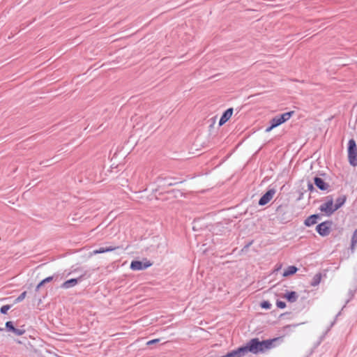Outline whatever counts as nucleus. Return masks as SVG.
Segmentation results:
<instances>
[{
    "label": "nucleus",
    "mask_w": 357,
    "mask_h": 357,
    "mask_svg": "<svg viewBox=\"0 0 357 357\" xmlns=\"http://www.w3.org/2000/svg\"><path fill=\"white\" fill-rule=\"evenodd\" d=\"M105 252H112V251H114V250H123V247L122 246H112V245H109V246H105Z\"/></svg>",
    "instance_id": "nucleus-32"
},
{
    "label": "nucleus",
    "mask_w": 357,
    "mask_h": 357,
    "mask_svg": "<svg viewBox=\"0 0 357 357\" xmlns=\"http://www.w3.org/2000/svg\"><path fill=\"white\" fill-rule=\"evenodd\" d=\"M234 113V108L233 107H229L227 109H225L219 120L218 122V127H221L224 124H225L229 119H231L232 114Z\"/></svg>",
    "instance_id": "nucleus-12"
},
{
    "label": "nucleus",
    "mask_w": 357,
    "mask_h": 357,
    "mask_svg": "<svg viewBox=\"0 0 357 357\" xmlns=\"http://www.w3.org/2000/svg\"><path fill=\"white\" fill-rule=\"evenodd\" d=\"M335 322H336V320H335V319H334V320L331 323V324L329 326L330 328H332L334 326V324H335Z\"/></svg>",
    "instance_id": "nucleus-49"
},
{
    "label": "nucleus",
    "mask_w": 357,
    "mask_h": 357,
    "mask_svg": "<svg viewBox=\"0 0 357 357\" xmlns=\"http://www.w3.org/2000/svg\"><path fill=\"white\" fill-rule=\"evenodd\" d=\"M347 151L349 165L353 167H357V144L354 138L349 139Z\"/></svg>",
    "instance_id": "nucleus-3"
},
{
    "label": "nucleus",
    "mask_w": 357,
    "mask_h": 357,
    "mask_svg": "<svg viewBox=\"0 0 357 357\" xmlns=\"http://www.w3.org/2000/svg\"><path fill=\"white\" fill-rule=\"evenodd\" d=\"M5 328L0 327V332L3 331Z\"/></svg>",
    "instance_id": "nucleus-53"
},
{
    "label": "nucleus",
    "mask_w": 357,
    "mask_h": 357,
    "mask_svg": "<svg viewBox=\"0 0 357 357\" xmlns=\"http://www.w3.org/2000/svg\"><path fill=\"white\" fill-rule=\"evenodd\" d=\"M357 245V228L353 231L351 235L349 250L351 253H354Z\"/></svg>",
    "instance_id": "nucleus-19"
},
{
    "label": "nucleus",
    "mask_w": 357,
    "mask_h": 357,
    "mask_svg": "<svg viewBox=\"0 0 357 357\" xmlns=\"http://www.w3.org/2000/svg\"><path fill=\"white\" fill-rule=\"evenodd\" d=\"M321 278H322V274L320 272L316 273L313 276L312 280L310 282V285L312 287H317V286H318L320 284L321 281Z\"/></svg>",
    "instance_id": "nucleus-22"
},
{
    "label": "nucleus",
    "mask_w": 357,
    "mask_h": 357,
    "mask_svg": "<svg viewBox=\"0 0 357 357\" xmlns=\"http://www.w3.org/2000/svg\"><path fill=\"white\" fill-rule=\"evenodd\" d=\"M102 253H105V247H100L99 248L93 250L92 252L93 255H98Z\"/></svg>",
    "instance_id": "nucleus-35"
},
{
    "label": "nucleus",
    "mask_w": 357,
    "mask_h": 357,
    "mask_svg": "<svg viewBox=\"0 0 357 357\" xmlns=\"http://www.w3.org/2000/svg\"><path fill=\"white\" fill-rule=\"evenodd\" d=\"M314 182L312 183L310 181H307V191L310 192V194L313 192H317L316 188L314 187Z\"/></svg>",
    "instance_id": "nucleus-31"
},
{
    "label": "nucleus",
    "mask_w": 357,
    "mask_h": 357,
    "mask_svg": "<svg viewBox=\"0 0 357 357\" xmlns=\"http://www.w3.org/2000/svg\"><path fill=\"white\" fill-rule=\"evenodd\" d=\"M294 113V111L291 110L284 113L278 114L275 116H277L278 120L282 123V124H283L286 123L288 120H289L293 116Z\"/></svg>",
    "instance_id": "nucleus-17"
},
{
    "label": "nucleus",
    "mask_w": 357,
    "mask_h": 357,
    "mask_svg": "<svg viewBox=\"0 0 357 357\" xmlns=\"http://www.w3.org/2000/svg\"><path fill=\"white\" fill-rule=\"evenodd\" d=\"M32 287V284H31L29 287V289H30Z\"/></svg>",
    "instance_id": "nucleus-54"
},
{
    "label": "nucleus",
    "mask_w": 357,
    "mask_h": 357,
    "mask_svg": "<svg viewBox=\"0 0 357 357\" xmlns=\"http://www.w3.org/2000/svg\"><path fill=\"white\" fill-rule=\"evenodd\" d=\"M276 185L271 184L268 186L264 193H263L258 201V205L264 206L268 204L273 198L276 193Z\"/></svg>",
    "instance_id": "nucleus-5"
},
{
    "label": "nucleus",
    "mask_w": 357,
    "mask_h": 357,
    "mask_svg": "<svg viewBox=\"0 0 357 357\" xmlns=\"http://www.w3.org/2000/svg\"><path fill=\"white\" fill-rule=\"evenodd\" d=\"M283 338V335L262 340H260L259 337H253L245 344L229 351L231 357H243L248 353L255 355L264 354L266 351L281 344Z\"/></svg>",
    "instance_id": "nucleus-1"
},
{
    "label": "nucleus",
    "mask_w": 357,
    "mask_h": 357,
    "mask_svg": "<svg viewBox=\"0 0 357 357\" xmlns=\"http://www.w3.org/2000/svg\"><path fill=\"white\" fill-rule=\"evenodd\" d=\"M314 176L321 177L322 179L332 180L331 176L324 171L319 170Z\"/></svg>",
    "instance_id": "nucleus-26"
},
{
    "label": "nucleus",
    "mask_w": 357,
    "mask_h": 357,
    "mask_svg": "<svg viewBox=\"0 0 357 357\" xmlns=\"http://www.w3.org/2000/svg\"><path fill=\"white\" fill-rule=\"evenodd\" d=\"M275 212L279 214H281L282 213V212H285L284 210H283V206L282 204L279 205L276 209H275Z\"/></svg>",
    "instance_id": "nucleus-40"
},
{
    "label": "nucleus",
    "mask_w": 357,
    "mask_h": 357,
    "mask_svg": "<svg viewBox=\"0 0 357 357\" xmlns=\"http://www.w3.org/2000/svg\"><path fill=\"white\" fill-rule=\"evenodd\" d=\"M181 183L183 181H178L177 178L158 176L154 182L156 187L151 189L152 195L157 199H162V196L166 194V191L170 190L169 189V187Z\"/></svg>",
    "instance_id": "nucleus-2"
},
{
    "label": "nucleus",
    "mask_w": 357,
    "mask_h": 357,
    "mask_svg": "<svg viewBox=\"0 0 357 357\" xmlns=\"http://www.w3.org/2000/svg\"><path fill=\"white\" fill-rule=\"evenodd\" d=\"M347 199V197L345 195H342L336 199L334 206L337 211L345 204Z\"/></svg>",
    "instance_id": "nucleus-20"
},
{
    "label": "nucleus",
    "mask_w": 357,
    "mask_h": 357,
    "mask_svg": "<svg viewBox=\"0 0 357 357\" xmlns=\"http://www.w3.org/2000/svg\"><path fill=\"white\" fill-rule=\"evenodd\" d=\"M303 323L299 324H288L282 327V331L284 333V335L289 334L294 328L297 326L303 324Z\"/></svg>",
    "instance_id": "nucleus-21"
},
{
    "label": "nucleus",
    "mask_w": 357,
    "mask_h": 357,
    "mask_svg": "<svg viewBox=\"0 0 357 357\" xmlns=\"http://www.w3.org/2000/svg\"><path fill=\"white\" fill-rule=\"evenodd\" d=\"M217 116H215L208 120V123H209L208 125V130L211 132L212 129L213 128L215 122H216Z\"/></svg>",
    "instance_id": "nucleus-30"
},
{
    "label": "nucleus",
    "mask_w": 357,
    "mask_h": 357,
    "mask_svg": "<svg viewBox=\"0 0 357 357\" xmlns=\"http://www.w3.org/2000/svg\"><path fill=\"white\" fill-rule=\"evenodd\" d=\"M318 209L321 211V214L327 217L331 216L337 211L334 204H331L329 202L323 203Z\"/></svg>",
    "instance_id": "nucleus-10"
},
{
    "label": "nucleus",
    "mask_w": 357,
    "mask_h": 357,
    "mask_svg": "<svg viewBox=\"0 0 357 357\" xmlns=\"http://www.w3.org/2000/svg\"><path fill=\"white\" fill-rule=\"evenodd\" d=\"M277 219L282 224H286L291 220L290 218L287 216L286 212H282V213L279 214L277 216Z\"/></svg>",
    "instance_id": "nucleus-24"
},
{
    "label": "nucleus",
    "mask_w": 357,
    "mask_h": 357,
    "mask_svg": "<svg viewBox=\"0 0 357 357\" xmlns=\"http://www.w3.org/2000/svg\"><path fill=\"white\" fill-rule=\"evenodd\" d=\"M90 277V274H88L86 271H84L82 274L77 278H70L64 281L60 286L61 289H68L72 288L83 280L88 279Z\"/></svg>",
    "instance_id": "nucleus-7"
},
{
    "label": "nucleus",
    "mask_w": 357,
    "mask_h": 357,
    "mask_svg": "<svg viewBox=\"0 0 357 357\" xmlns=\"http://www.w3.org/2000/svg\"><path fill=\"white\" fill-rule=\"evenodd\" d=\"M282 268L281 264H277L274 267V272H278Z\"/></svg>",
    "instance_id": "nucleus-42"
},
{
    "label": "nucleus",
    "mask_w": 357,
    "mask_h": 357,
    "mask_svg": "<svg viewBox=\"0 0 357 357\" xmlns=\"http://www.w3.org/2000/svg\"><path fill=\"white\" fill-rule=\"evenodd\" d=\"M227 229V227L225 226V224L222 222H218L211 226L210 231H211L213 234L222 235L225 233Z\"/></svg>",
    "instance_id": "nucleus-13"
},
{
    "label": "nucleus",
    "mask_w": 357,
    "mask_h": 357,
    "mask_svg": "<svg viewBox=\"0 0 357 357\" xmlns=\"http://www.w3.org/2000/svg\"><path fill=\"white\" fill-rule=\"evenodd\" d=\"M282 298L286 299L289 303H294L298 298V294L296 291L292 290H286Z\"/></svg>",
    "instance_id": "nucleus-15"
},
{
    "label": "nucleus",
    "mask_w": 357,
    "mask_h": 357,
    "mask_svg": "<svg viewBox=\"0 0 357 357\" xmlns=\"http://www.w3.org/2000/svg\"><path fill=\"white\" fill-rule=\"evenodd\" d=\"M323 214L321 213H314L307 216L303 222V225L306 227H311L314 225H317L318 222L321 220Z\"/></svg>",
    "instance_id": "nucleus-11"
},
{
    "label": "nucleus",
    "mask_w": 357,
    "mask_h": 357,
    "mask_svg": "<svg viewBox=\"0 0 357 357\" xmlns=\"http://www.w3.org/2000/svg\"><path fill=\"white\" fill-rule=\"evenodd\" d=\"M202 221V219L197 218L195 219L192 222V229L195 231H199L204 229V226L201 224V222Z\"/></svg>",
    "instance_id": "nucleus-23"
},
{
    "label": "nucleus",
    "mask_w": 357,
    "mask_h": 357,
    "mask_svg": "<svg viewBox=\"0 0 357 357\" xmlns=\"http://www.w3.org/2000/svg\"><path fill=\"white\" fill-rule=\"evenodd\" d=\"M77 269L72 270L70 272H69V273H68V275H70V274H72V273H75V272H77Z\"/></svg>",
    "instance_id": "nucleus-50"
},
{
    "label": "nucleus",
    "mask_w": 357,
    "mask_h": 357,
    "mask_svg": "<svg viewBox=\"0 0 357 357\" xmlns=\"http://www.w3.org/2000/svg\"><path fill=\"white\" fill-rule=\"evenodd\" d=\"M269 123H271V126L274 127L275 128L282 125V123L278 120L276 116H273L269 121Z\"/></svg>",
    "instance_id": "nucleus-28"
},
{
    "label": "nucleus",
    "mask_w": 357,
    "mask_h": 357,
    "mask_svg": "<svg viewBox=\"0 0 357 357\" xmlns=\"http://www.w3.org/2000/svg\"><path fill=\"white\" fill-rule=\"evenodd\" d=\"M15 342L17 344H25V342H23L22 340H19V339H15Z\"/></svg>",
    "instance_id": "nucleus-45"
},
{
    "label": "nucleus",
    "mask_w": 357,
    "mask_h": 357,
    "mask_svg": "<svg viewBox=\"0 0 357 357\" xmlns=\"http://www.w3.org/2000/svg\"><path fill=\"white\" fill-rule=\"evenodd\" d=\"M153 262L146 257L134 259L131 261L130 268L134 271H144L153 266Z\"/></svg>",
    "instance_id": "nucleus-4"
},
{
    "label": "nucleus",
    "mask_w": 357,
    "mask_h": 357,
    "mask_svg": "<svg viewBox=\"0 0 357 357\" xmlns=\"http://www.w3.org/2000/svg\"><path fill=\"white\" fill-rule=\"evenodd\" d=\"M271 314L272 315H273V316H275H275H277L278 310H273V311H271Z\"/></svg>",
    "instance_id": "nucleus-47"
},
{
    "label": "nucleus",
    "mask_w": 357,
    "mask_h": 357,
    "mask_svg": "<svg viewBox=\"0 0 357 357\" xmlns=\"http://www.w3.org/2000/svg\"><path fill=\"white\" fill-rule=\"evenodd\" d=\"M275 305L278 309L281 310L284 309L287 307L286 302L280 299H277Z\"/></svg>",
    "instance_id": "nucleus-33"
},
{
    "label": "nucleus",
    "mask_w": 357,
    "mask_h": 357,
    "mask_svg": "<svg viewBox=\"0 0 357 357\" xmlns=\"http://www.w3.org/2000/svg\"><path fill=\"white\" fill-rule=\"evenodd\" d=\"M326 335V334H325V333H324L321 336H320L319 342H318V344H319L324 340Z\"/></svg>",
    "instance_id": "nucleus-44"
},
{
    "label": "nucleus",
    "mask_w": 357,
    "mask_h": 357,
    "mask_svg": "<svg viewBox=\"0 0 357 357\" xmlns=\"http://www.w3.org/2000/svg\"><path fill=\"white\" fill-rule=\"evenodd\" d=\"M291 314V312H284V313H282V314H280L279 317H280V318H281V317H282L283 316H284V315H286V314Z\"/></svg>",
    "instance_id": "nucleus-48"
},
{
    "label": "nucleus",
    "mask_w": 357,
    "mask_h": 357,
    "mask_svg": "<svg viewBox=\"0 0 357 357\" xmlns=\"http://www.w3.org/2000/svg\"><path fill=\"white\" fill-rule=\"evenodd\" d=\"M343 230V228H341L337 233H335V232H333L332 233V236L335 238V239H337V240H340V236H341V234H342V231Z\"/></svg>",
    "instance_id": "nucleus-37"
},
{
    "label": "nucleus",
    "mask_w": 357,
    "mask_h": 357,
    "mask_svg": "<svg viewBox=\"0 0 357 357\" xmlns=\"http://www.w3.org/2000/svg\"><path fill=\"white\" fill-rule=\"evenodd\" d=\"M332 180L322 179V178L319 176L313 177L314 185L317 189L323 192H329L331 190L330 182Z\"/></svg>",
    "instance_id": "nucleus-8"
},
{
    "label": "nucleus",
    "mask_w": 357,
    "mask_h": 357,
    "mask_svg": "<svg viewBox=\"0 0 357 357\" xmlns=\"http://www.w3.org/2000/svg\"><path fill=\"white\" fill-rule=\"evenodd\" d=\"M165 195H167L168 197H162V200L171 198L178 199L185 197L184 193L178 189H170L169 191H166Z\"/></svg>",
    "instance_id": "nucleus-14"
},
{
    "label": "nucleus",
    "mask_w": 357,
    "mask_h": 357,
    "mask_svg": "<svg viewBox=\"0 0 357 357\" xmlns=\"http://www.w3.org/2000/svg\"><path fill=\"white\" fill-rule=\"evenodd\" d=\"M160 341V340L159 338L152 339V340H149L146 342V345L151 346V345L158 343Z\"/></svg>",
    "instance_id": "nucleus-39"
},
{
    "label": "nucleus",
    "mask_w": 357,
    "mask_h": 357,
    "mask_svg": "<svg viewBox=\"0 0 357 357\" xmlns=\"http://www.w3.org/2000/svg\"><path fill=\"white\" fill-rule=\"evenodd\" d=\"M333 222L331 220H326L316 225L315 231L321 237L328 236L333 231Z\"/></svg>",
    "instance_id": "nucleus-6"
},
{
    "label": "nucleus",
    "mask_w": 357,
    "mask_h": 357,
    "mask_svg": "<svg viewBox=\"0 0 357 357\" xmlns=\"http://www.w3.org/2000/svg\"><path fill=\"white\" fill-rule=\"evenodd\" d=\"M259 306L261 309L270 310L272 307V304L268 300H263L260 302Z\"/></svg>",
    "instance_id": "nucleus-25"
},
{
    "label": "nucleus",
    "mask_w": 357,
    "mask_h": 357,
    "mask_svg": "<svg viewBox=\"0 0 357 357\" xmlns=\"http://www.w3.org/2000/svg\"><path fill=\"white\" fill-rule=\"evenodd\" d=\"M331 329V328H330V326H328L326 329V331H325V334H327L328 332Z\"/></svg>",
    "instance_id": "nucleus-51"
},
{
    "label": "nucleus",
    "mask_w": 357,
    "mask_h": 357,
    "mask_svg": "<svg viewBox=\"0 0 357 357\" xmlns=\"http://www.w3.org/2000/svg\"><path fill=\"white\" fill-rule=\"evenodd\" d=\"M27 295V291H22L13 301V304H17L19 303H21L24 301V299L26 298Z\"/></svg>",
    "instance_id": "nucleus-27"
},
{
    "label": "nucleus",
    "mask_w": 357,
    "mask_h": 357,
    "mask_svg": "<svg viewBox=\"0 0 357 357\" xmlns=\"http://www.w3.org/2000/svg\"><path fill=\"white\" fill-rule=\"evenodd\" d=\"M275 128L271 126V124L268 123V126L266 127V128L265 129V132H271L273 129H274Z\"/></svg>",
    "instance_id": "nucleus-43"
},
{
    "label": "nucleus",
    "mask_w": 357,
    "mask_h": 357,
    "mask_svg": "<svg viewBox=\"0 0 357 357\" xmlns=\"http://www.w3.org/2000/svg\"><path fill=\"white\" fill-rule=\"evenodd\" d=\"M298 197L296 199V202L301 201L303 198V195L306 192L303 188L297 190Z\"/></svg>",
    "instance_id": "nucleus-34"
},
{
    "label": "nucleus",
    "mask_w": 357,
    "mask_h": 357,
    "mask_svg": "<svg viewBox=\"0 0 357 357\" xmlns=\"http://www.w3.org/2000/svg\"><path fill=\"white\" fill-rule=\"evenodd\" d=\"M218 357H231V356L230 351H228L225 354L218 356Z\"/></svg>",
    "instance_id": "nucleus-46"
},
{
    "label": "nucleus",
    "mask_w": 357,
    "mask_h": 357,
    "mask_svg": "<svg viewBox=\"0 0 357 357\" xmlns=\"http://www.w3.org/2000/svg\"><path fill=\"white\" fill-rule=\"evenodd\" d=\"M340 314H341V312H339L336 314V316H335V320L337 319V317H338V316H340Z\"/></svg>",
    "instance_id": "nucleus-52"
},
{
    "label": "nucleus",
    "mask_w": 357,
    "mask_h": 357,
    "mask_svg": "<svg viewBox=\"0 0 357 357\" xmlns=\"http://www.w3.org/2000/svg\"><path fill=\"white\" fill-rule=\"evenodd\" d=\"M13 305H3L0 307V313L6 315L8 314V311L12 307Z\"/></svg>",
    "instance_id": "nucleus-29"
},
{
    "label": "nucleus",
    "mask_w": 357,
    "mask_h": 357,
    "mask_svg": "<svg viewBox=\"0 0 357 357\" xmlns=\"http://www.w3.org/2000/svg\"><path fill=\"white\" fill-rule=\"evenodd\" d=\"M253 243V240L249 241L248 243H247L244 246L243 248L241 249V252H247V250H248V248L251 246V245Z\"/></svg>",
    "instance_id": "nucleus-38"
},
{
    "label": "nucleus",
    "mask_w": 357,
    "mask_h": 357,
    "mask_svg": "<svg viewBox=\"0 0 357 357\" xmlns=\"http://www.w3.org/2000/svg\"><path fill=\"white\" fill-rule=\"evenodd\" d=\"M59 277L58 274H54L52 275L46 277L45 278L40 280L35 287V291H38L40 289L43 287L45 284L49 283L54 280H56Z\"/></svg>",
    "instance_id": "nucleus-16"
},
{
    "label": "nucleus",
    "mask_w": 357,
    "mask_h": 357,
    "mask_svg": "<svg viewBox=\"0 0 357 357\" xmlns=\"http://www.w3.org/2000/svg\"><path fill=\"white\" fill-rule=\"evenodd\" d=\"M5 330L7 332L12 333L17 336H21L26 333V330L24 329V325L22 326L20 328H16L15 322L13 321H7L6 322Z\"/></svg>",
    "instance_id": "nucleus-9"
},
{
    "label": "nucleus",
    "mask_w": 357,
    "mask_h": 357,
    "mask_svg": "<svg viewBox=\"0 0 357 357\" xmlns=\"http://www.w3.org/2000/svg\"><path fill=\"white\" fill-rule=\"evenodd\" d=\"M356 289H349L348 291L349 298L347 300L346 303H348L354 296Z\"/></svg>",
    "instance_id": "nucleus-36"
},
{
    "label": "nucleus",
    "mask_w": 357,
    "mask_h": 357,
    "mask_svg": "<svg viewBox=\"0 0 357 357\" xmlns=\"http://www.w3.org/2000/svg\"><path fill=\"white\" fill-rule=\"evenodd\" d=\"M298 268L295 265L288 266L282 273V276L284 278L291 276L297 273Z\"/></svg>",
    "instance_id": "nucleus-18"
},
{
    "label": "nucleus",
    "mask_w": 357,
    "mask_h": 357,
    "mask_svg": "<svg viewBox=\"0 0 357 357\" xmlns=\"http://www.w3.org/2000/svg\"><path fill=\"white\" fill-rule=\"evenodd\" d=\"M325 202H329L331 204H334L333 198L332 195H328L326 197V200Z\"/></svg>",
    "instance_id": "nucleus-41"
}]
</instances>
